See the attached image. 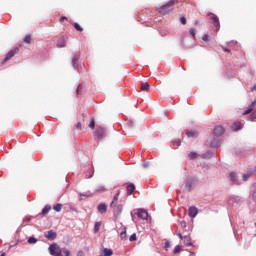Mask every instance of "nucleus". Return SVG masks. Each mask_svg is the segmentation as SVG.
I'll return each mask as SVG.
<instances>
[{
    "label": "nucleus",
    "mask_w": 256,
    "mask_h": 256,
    "mask_svg": "<svg viewBox=\"0 0 256 256\" xmlns=\"http://www.w3.org/2000/svg\"><path fill=\"white\" fill-rule=\"evenodd\" d=\"M177 3V0H170L167 4L158 8L159 13L162 15H167V13H171L173 11V6Z\"/></svg>",
    "instance_id": "nucleus-1"
},
{
    "label": "nucleus",
    "mask_w": 256,
    "mask_h": 256,
    "mask_svg": "<svg viewBox=\"0 0 256 256\" xmlns=\"http://www.w3.org/2000/svg\"><path fill=\"white\" fill-rule=\"evenodd\" d=\"M50 255L61 256L62 250L57 244H52L49 246Z\"/></svg>",
    "instance_id": "nucleus-2"
},
{
    "label": "nucleus",
    "mask_w": 256,
    "mask_h": 256,
    "mask_svg": "<svg viewBox=\"0 0 256 256\" xmlns=\"http://www.w3.org/2000/svg\"><path fill=\"white\" fill-rule=\"evenodd\" d=\"M17 53H19V48H15L14 50L9 51L6 57L4 58V63H7V61H9L10 59H13V57H15Z\"/></svg>",
    "instance_id": "nucleus-3"
},
{
    "label": "nucleus",
    "mask_w": 256,
    "mask_h": 256,
    "mask_svg": "<svg viewBox=\"0 0 256 256\" xmlns=\"http://www.w3.org/2000/svg\"><path fill=\"white\" fill-rule=\"evenodd\" d=\"M210 16V19L215 27V29H217V31H219V27H220V24H219V17H217L215 14L213 13H210L209 14Z\"/></svg>",
    "instance_id": "nucleus-4"
},
{
    "label": "nucleus",
    "mask_w": 256,
    "mask_h": 256,
    "mask_svg": "<svg viewBox=\"0 0 256 256\" xmlns=\"http://www.w3.org/2000/svg\"><path fill=\"white\" fill-rule=\"evenodd\" d=\"M114 211V215H121L123 213V205L122 204H114V206H110Z\"/></svg>",
    "instance_id": "nucleus-5"
},
{
    "label": "nucleus",
    "mask_w": 256,
    "mask_h": 256,
    "mask_svg": "<svg viewBox=\"0 0 256 256\" xmlns=\"http://www.w3.org/2000/svg\"><path fill=\"white\" fill-rule=\"evenodd\" d=\"M137 217L139 219H142L143 221H146V219L149 218V213L146 210L139 209L137 213Z\"/></svg>",
    "instance_id": "nucleus-6"
},
{
    "label": "nucleus",
    "mask_w": 256,
    "mask_h": 256,
    "mask_svg": "<svg viewBox=\"0 0 256 256\" xmlns=\"http://www.w3.org/2000/svg\"><path fill=\"white\" fill-rule=\"evenodd\" d=\"M46 239H48V241H55L57 239V232L53 231V230H49L46 234H45Z\"/></svg>",
    "instance_id": "nucleus-7"
},
{
    "label": "nucleus",
    "mask_w": 256,
    "mask_h": 256,
    "mask_svg": "<svg viewBox=\"0 0 256 256\" xmlns=\"http://www.w3.org/2000/svg\"><path fill=\"white\" fill-rule=\"evenodd\" d=\"M225 133V128H223V126H216L214 128V135L216 137H221V135H223Z\"/></svg>",
    "instance_id": "nucleus-8"
},
{
    "label": "nucleus",
    "mask_w": 256,
    "mask_h": 256,
    "mask_svg": "<svg viewBox=\"0 0 256 256\" xmlns=\"http://www.w3.org/2000/svg\"><path fill=\"white\" fill-rule=\"evenodd\" d=\"M95 136L98 139H103V137H105V128H97V130L95 131Z\"/></svg>",
    "instance_id": "nucleus-9"
},
{
    "label": "nucleus",
    "mask_w": 256,
    "mask_h": 256,
    "mask_svg": "<svg viewBox=\"0 0 256 256\" xmlns=\"http://www.w3.org/2000/svg\"><path fill=\"white\" fill-rule=\"evenodd\" d=\"M197 213H198L197 207L192 206V207L189 208L188 215L192 219H194V217H197Z\"/></svg>",
    "instance_id": "nucleus-10"
},
{
    "label": "nucleus",
    "mask_w": 256,
    "mask_h": 256,
    "mask_svg": "<svg viewBox=\"0 0 256 256\" xmlns=\"http://www.w3.org/2000/svg\"><path fill=\"white\" fill-rule=\"evenodd\" d=\"M256 99L247 107V109L243 112V115H249L253 109H255Z\"/></svg>",
    "instance_id": "nucleus-11"
},
{
    "label": "nucleus",
    "mask_w": 256,
    "mask_h": 256,
    "mask_svg": "<svg viewBox=\"0 0 256 256\" xmlns=\"http://www.w3.org/2000/svg\"><path fill=\"white\" fill-rule=\"evenodd\" d=\"M232 131H240V129H243V123L241 122H234L231 126Z\"/></svg>",
    "instance_id": "nucleus-12"
},
{
    "label": "nucleus",
    "mask_w": 256,
    "mask_h": 256,
    "mask_svg": "<svg viewBox=\"0 0 256 256\" xmlns=\"http://www.w3.org/2000/svg\"><path fill=\"white\" fill-rule=\"evenodd\" d=\"M98 212L103 214V213H107V204L105 203H101L98 205Z\"/></svg>",
    "instance_id": "nucleus-13"
},
{
    "label": "nucleus",
    "mask_w": 256,
    "mask_h": 256,
    "mask_svg": "<svg viewBox=\"0 0 256 256\" xmlns=\"http://www.w3.org/2000/svg\"><path fill=\"white\" fill-rule=\"evenodd\" d=\"M135 189H136L135 184H128L126 187L127 194L133 195V192L135 191Z\"/></svg>",
    "instance_id": "nucleus-14"
},
{
    "label": "nucleus",
    "mask_w": 256,
    "mask_h": 256,
    "mask_svg": "<svg viewBox=\"0 0 256 256\" xmlns=\"http://www.w3.org/2000/svg\"><path fill=\"white\" fill-rule=\"evenodd\" d=\"M67 45V42L65 41V38H60L57 41V47L62 48L65 47Z\"/></svg>",
    "instance_id": "nucleus-15"
},
{
    "label": "nucleus",
    "mask_w": 256,
    "mask_h": 256,
    "mask_svg": "<svg viewBox=\"0 0 256 256\" xmlns=\"http://www.w3.org/2000/svg\"><path fill=\"white\" fill-rule=\"evenodd\" d=\"M184 245H186L187 247H191L193 245V243H191V237L190 236H184Z\"/></svg>",
    "instance_id": "nucleus-16"
},
{
    "label": "nucleus",
    "mask_w": 256,
    "mask_h": 256,
    "mask_svg": "<svg viewBox=\"0 0 256 256\" xmlns=\"http://www.w3.org/2000/svg\"><path fill=\"white\" fill-rule=\"evenodd\" d=\"M119 195H120V192H117L110 204V207H114V205L117 204V201H119Z\"/></svg>",
    "instance_id": "nucleus-17"
},
{
    "label": "nucleus",
    "mask_w": 256,
    "mask_h": 256,
    "mask_svg": "<svg viewBox=\"0 0 256 256\" xmlns=\"http://www.w3.org/2000/svg\"><path fill=\"white\" fill-rule=\"evenodd\" d=\"M151 88V86L149 85V83L145 82L141 84V91H149V89Z\"/></svg>",
    "instance_id": "nucleus-18"
},
{
    "label": "nucleus",
    "mask_w": 256,
    "mask_h": 256,
    "mask_svg": "<svg viewBox=\"0 0 256 256\" xmlns=\"http://www.w3.org/2000/svg\"><path fill=\"white\" fill-rule=\"evenodd\" d=\"M186 135H187V137H197V131H195V130H188V131H186Z\"/></svg>",
    "instance_id": "nucleus-19"
},
{
    "label": "nucleus",
    "mask_w": 256,
    "mask_h": 256,
    "mask_svg": "<svg viewBox=\"0 0 256 256\" xmlns=\"http://www.w3.org/2000/svg\"><path fill=\"white\" fill-rule=\"evenodd\" d=\"M120 239L125 240L127 239V228H123L121 233H120Z\"/></svg>",
    "instance_id": "nucleus-20"
},
{
    "label": "nucleus",
    "mask_w": 256,
    "mask_h": 256,
    "mask_svg": "<svg viewBox=\"0 0 256 256\" xmlns=\"http://www.w3.org/2000/svg\"><path fill=\"white\" fill-rule=\"evenodd\" d=\"M103 255L104 256H111V255H113V250H111L109 248H104L103 249Z\"/></svg>",
    "instance_id": "nucleus-21"
},
{
    "label": "nucleus",
    "mask_w": 256,
    "mask_h": 256,
    "mask_svg": "<svg viewBox=\"0 0 256 256\" xmlns=\"http://www.w3.org/2000/svg\"><path fill=\"white\" fill-rule=\"evenodd\" d=\"M230 181H233V183H237V174L234 172H231L229 175Z\"/></svg>",
    "instance_id": "nucleus-22"
},
{
    "label": "nucleus",
    "mask_w": 256,
    "mask_h": 256,
    "mask_svg": "<svg viewBox=\"0 0 256 256\" xmlns=\"http://www.w3.org/2000/svg\"><path fill=\"white\" fill-rule=\"evenodd\" d=\"M54 211H56L57 213H60L61 209H63V204H56L53 207Z\"/></svg>",
    "instance_id": "nucleus-23"
},
{
    "label": "nucleus",
    "mask_w": 256,
    "mask_h": 256,
    "mask_svg": "<svg viewBox=\"0 0 256 256\" xmlns=\"http://www.w3.org/2000/svg\"><path fill=\"white\" fill-rule=\"evenodd\" d=\"M49 211H51V206L46 205L43 210H42V215H47V213H49Z\"/></svg>",
    "instance_id": "nucleus-24"
},
{
    "label": "nucleus",
    "mask_w": 256,
    "mask_h": 256,
    "mask_svg": "<svg viewBox=\"0 0 256 256\" xmlns=\"http://www.w3.org/2000/svg\"><path fill=\"white\" fill-rule=\"evenodd\" d=\"M100 227H101V222H96L94 225V233H99Z\"/></svg>",
    "instance_id": "nucleus-25"
},
{
    "label": "nucleus",
    "mask_w": 256,
    "mask_h": 256,
    "mask_svg": "<svg viewBox=\"0 0 256 256\" xmlns=\"http://www.w3.org/2000/svg\"><path fill=\"white\" fill-rule=\"evenodd\" d=\"M78 61H79V57L74 56L73 59H72L73 67L77 68Z\"/></svg>",
    "instance_id": "nucleus-26"
},
{
    "label": "nucleus",
    "mask_w": 256,
    "mask_h": 256,
    "mask_svg": "<svg viewBox=\"0 0 256 256\" xmlns=\"http://www.w3.org/2000/svg\"><path fill=\"white\" fill-rule=\"evenodd\" d=\"M74 28L76 29V31L83 32V27H81L79 23H74Z\"/></svg>",
    "instance_id": "nucleus-27"
},
{
    "label": "nucleus",
    "mask_w": 256,
    "mask_h": 256,
    "mask_svg": "<svg viewBox=\"0 0 256 256\" xmlns=\"http://www.w3.org/2000/svg\"><path fill=\"white\" fill-rule=\"evenodd\" d=\"M76 93L77 95H81V93H83V85H79L76 89Z\"/></svg>",
    "instance_id": "nucleus-28"
},
{
    "label": "nucleus",
    "mask_w": 256,
    "mask_h": 256,
    "mask_svg": "<svg viewBox=\"0 0 256 256\" xmlns=\"http://www.w3.org/2000/svg\"><path fill=\"white\" fill-rule=\"evenodd\" d=\"M106 189L104 188V186H99L96 189V193H105Z\"/></svg>",
    "instance_id": "nucleus-29"
},
{
    "label": "nucleus",
    "mask_w": 256,
    "mask_h": 256,
    "mask_svg": "<svg viewBox=\"0 0 256 256\" xmlns=\"http://www.w3.org/2000/svg\"><path fill=\"white\" fill-rule=\"evenodd\" d=\"M28 243H29L30 245H33V244L37 243V239H36L35 237H30V238L28 239Z\"/></svg>",
    "instance_id": "nucleus-30"
},
{
    "label": "nucleus",
    "mask_w": 256,
    "mask_h": 256,
    "mask_svg": "<svg viewBox=\"0 0 256 256\" xmlns=\"http://www.w3.org/2000/svg\"><path fill=\"white\" fill-rule=\"evenodd\" d=\"M24 43H27L28 45L31 44V35H27L24 39Z\"/></svg>",
    "instance_id": "nucleus-31"
},
{
    "label": "nucleus",
    "mask_w": 256,
    "mask_h": 256,
    "mask_svg": "<svg viewBox=\"0 0 256 256\" xmlns=\"http://www.w3.org/2000/svg\"><path fill=\"white\" fill-rule=\"evenodd\" d=\"M250 121L256 122V110L250 115Z\"/></svg>",
    "instance_id": "nucleus-32"
},
{
    "label": "nucleus",
    "mask_w": 256,
    "mask_h": 256,
    "mask_svg": "<svg viewBox=\"0 0 256 256\" xmlns=\"http://www.w3.org/2000/svg\"><path fill=\"white\" fill-rule=\"evenodd\" d=\"M62 253H64L65 256H71V251H69V249L63 248Z\"/></svg>",
    "instance_id": "nucleus-33"
},
{
    "label": "nucleus",
    "mask_w": 256,
    "mask_h": 256,
    "mask_svg": "<svg viewBox=\"0 0 256 256\" xmlns=\"http://www.w3.org/2000/svg\"><path fill=\"white\" fill-rule=\"evenodd\" d=\"M189 157H190V159H197L198 154H197L196 152H191V153L189 154Z\"/></svg>",
    "instance_id": "nucleus-34"
},
{
    "label": "nucleus",
    "mask_w": 256,
    "mask_h": 256,
    "mask_svg": "<svg viewBox=\"0 0 256 256\" xmlns=\"http://www.w3.org/2000/svg\"><path fill=\"white\" fill-rule=\"evenodd\" d=\"M129 241L133 242V241H137V234H132L130 237H129Z\"/></svg>",
    "instance_id": "nucleus-35"
},
{
    "label": "nucleus",
    "mask_w": 256,
    "mask_h": 256,
    "mask_svg": "<svg viewBox=\"0 0 256 256\" xmlns=\"http://www.w3.org/2000/svg\"><path fill=\"white\" fill-rule=\"evenodd\" d=\"M180 252H181V246L178 245L175 247L173 253H174V255H177V253H180Z\"/></svg>",
    "instance_id": "nucleus-36"
},
{
    "label": "nucleus",
    "mask_w": 256,
    "mask_h": 256,
    "mask_svg": "<svg viewBox=\"0 0 256 256\" xmlns=\"http://www.w3.org/2000/svg\"><path fill=\"white\" fill-rule=\"evenodd\" d=\"M180 23H182V25H187V18H185V16H182L180 18Z\"/></svg>",
    "instance_id": "nucleus-37"
},
{
    "label": "nucleus",
    "mask_w": 256,
    "mask_h": 256,
    "mask_svg": "<svg viewBox=\"0 0 256 256\" xmlns=\"http://www.w3.org/2000/svg\"><path fill=\"white\" fill-rule=\"evenodd\" d=\"M222 47V51H224V53H229V55H231V49L225 47V46H221Z\"/></svg>",
    "instance_id": "nucleus-38"
},
{
    "label": "nucleus",
    "mask_w": 256,
    "mask_h": 256,
    "mask_svg": "<svg viewBox=\"0 0 256 256\" xmlns=\"http://www.w3.org/2000/svg\"><path fill=\"white\" fill-rule=\"evenodd\" d=\"M172 144L177 145V147H179L181 145V140L180 139L173 140Z\"/></svg>",
    "instance_id": "nucleus-39"
},
{
    "label": "nucleus",
    "mask_w": 256,
    "mask_h": 256,
    "mask_svg": "<svg viewBox=\"0 0 256 256\" xmlns=\"http://www.w3.org/2000/svg\"><path fill=\"white\" fill-rule=\"evenodd\" d=\"M89 127L90 129H95V120H91Z\"/></svg>",
    "instance_id": "nucleus-40"
},
{
    "label": "nucleus",
    "mask_w": 256,
    "mask_h": 256,
    "mask_svg": "<svg viewBox=\"0 0 256 256\" xmlns=\"http://www.w3.org/2000/svg\"><path fill=\"white\" fill-rule=\"evenodd\" d=\"M75 128L77 129V131H81L82 127H81V122H78L75 126Z\"/></svg>",
    "instance_id": "nucleus-41"
},
{
    "label": "nucleus",
    "mask_w": 256,
    "mask_h": 256,
    "mask_svg": "<svg viewBox=\"0 0 256 256\" xmlns=\"http://www.w3.org/2000/svg\"><path fill=\"white\" fill-rule=\"evenodd\" d=\"M169 247H171V243L165 242L164 248H165V249H169Z\"/></svg>",
    "instance_id": "nucleus-42"
},
{
    "label": "nucleus",
    "mask_w": 256,
    "mask_h": 256,
    "mask_svg": "<svg viewBox=\"0 0 256 256\" xmlns=\"http://www.w3.org/2000/svg\"><path fill=\"white\" fill-rule=\"evenodd\" d=\"M190 34L192 35V37H195V28L190 29Z\"/></svg>",
    "instance_id": "nucleus-43"
},
{
    "label": "nucleus",
    "mask_w": 256,
    "mask_h": 256,
    "mask_svg": "<svg viewBox=\"0 0 256 256\" xmlns=\"http://www.w3.org/2000/svg\"><path fill=\"white\" fill-rule=\"evenodd\" d=\"M64 21H67V17L62 16V17L60 18V23H63Z\"/></svg>",
    "instance_id": "nucleus-44"
},
{
    "label": "nucleus",
    "mask_w": 256,
    "mask_h": 256,
    "mask_svg": "<svg viewBox=\"0 0 256 256\" xmlns=\"http://www.w3.org/2000/svg\"><path fill=\"white\" fill-rule=\"evenodd\" d=\"M76 256H85V252H83V251H78V253H77Z\"/></svg>",
    "instance_id": "nucleus-45"
},
{
    "label": "nucleus",
    "mask_w": 256,
    "mask_h": 256,
    "mask_svg": "<svg viewBox=\"0 0 256 256\" xmlns=\"http://www.w3.org/2000/svg\"><path fill=\"white\" fill-rule=\"evenodd\" d=\"M203 41H209V36L208 35H204L202 38Z\"/></svg>",
    "instance_id": "nucleus-46"
},
{
    "label": "nucleus",
    "mask_w": 256,
    "mask_h": 256,
    "mask_svg": "<svg viewBox=\"0 0 256 256\" xmlns=\"http://www.w3.org/2000/svg\"><path fill=\"white\" fill-rule=\"evenodd\" d=\"M234 43H236V42H230L229 47H233Z\"/></svg>",
    "instance_id": "nucleus-47"
},
{
    "label": "nucleus",
    "mask_w": 256,
    "mask_h": 256,
    "mask_svg": "<svg viewBox=\"0 0 256 256\" xmlns=\"http://www.w3.org/2000/svg\"><path fill=\"white\" fill-rule=\"evenodd\" d=\"M178 237H179L180 239H184V237H183V235H181V233L178 234Z\"/></svg>",
    "instance_id": "nucleus-48"
},
{
    "label": "nucleus",
    "mask_w": 256,
    "mask_h": 256,
    "mask_svg": "<svg viewBox=\"0 0 256 256\" xmlns=\"http://www.w3.org/2000/svg\"><path fill=\"white\" fill-rule=\"evenodd\" d=\"M252 91H256V84L252 87Z\"/></svg>",
    "instance_id": "nucleus-49"
},
{
    "label": "nucleus",
    "mask_w": 256,
    "mask_h": 256,
    "mask_svg": "<svg viewBox=\"0 0 256 256\" xmlns=\"http://www.w3.org/2000/svg\"><path fill=\"white\" fill-rule=\"evenodd\" d=\"M195 25H196V26H197V25H200L199 20H196V21H195Z\"/></svg>",
    "instance_id": "nucleus-50"
},
{
    "label": "nucleus",
    "mask_w": 256,
    "mask_h": 256,
    "mask_svg": "<svg viewBox=\"0 0 256 256\" xmlns=\"http://www.w3.org/2000/svg\"><path fill=\"white\" fill-rule=\"evenodd\" d=\"M253 197H254V199L256 201V192L253 193Z\"/></svg>",
    "instance_id": "nucleus-51"
},
{
    "label": "nucleus",
    "mask_w": 256,
    "mask_h": 256,
    "mask_svg": "<svg viewBox=\"0 0 256 256\" xmlns=\"http://www.w3.org/2000/svg\"><path fill=\"white\" fill-rule=\"evenodd\" d=\"M190 256H195V253L191 252V253H190Z\"/></svg>",
    "instance_id": "nucleus-52"
},
{
    "label": "nucleus",
    "mask_w": 256,
    "mask_h": 256,
    "mask_svg": "<svg viewBox=\"0 0 256 256\" xmlns=\"http://www.w3.org/2000/svg\"><path fill=\"white\" fill-rule=\"evenodd\" d=\"M0 256H5V252H2Z\"/></svg>",
    "instance_id": "nucleus-53"
},
{
    "label": "nucleus",
    "mask_w": 256,
    "mask_h": 256,
    "mask_svg": "<svg viewBox=\"0 0 256 256\" xmlns=\"http://www.w3.org/2000/svg\"><path fill=\"white\" fill-rule=\"evenodd\" d=\"M80 197H85V195H83V194H80Z\"/></svg>",
    "instance_id": "nucleus-54"
}]
</instances>
